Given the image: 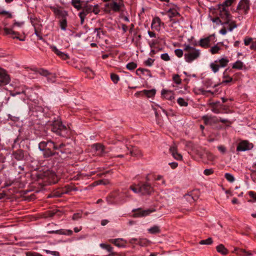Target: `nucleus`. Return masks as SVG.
<instances>
[{
	"label": "nucleus",
	"mask_w": 256,
	"mask_h": 256,
	"mask_svg": "<svg viewBox=\"0 0 256 256\" xmlns=\"http://www.w3.org/2000/svg\"><path fill=\"white\" fill-rule=\"evenodd\" d=\"M130 189L132 192H134V193H136V194L140 193V187L138 188H135L134 186H130Z\"/></svg>",
	"instance_id": "nucleus-60"
},
{
	"label": "nucleus",
	"mask_w": 256,
	"mask_h": 256,
	"mask_svg": "<svg viewBox=\"0 0 256 256\" xmlns=\"http://www.w3.org/2000/svg\"><path fill=\"white\" fill-rule=\"evenodd\" d=\"M108 6H109L114 12H118L120 10V5L116 2L108 4Z\"/></svg>",
	"instance_id": "nucleus-29"
},
{
	"label": "nucleus",
	"mask_w": 256,
	"mask_h": 256,
	"mask_svg": "<svg viewBox=\"0 0 256 256\" xmlns=\"http://www.w3.org/2000/svg\"><path fill=\"white\" fill-rule=\"evenodd\" d=\"M32 23L34 28V34L38 36L39 40H42V38L38 32L36 24L33 22V21H32Z\"/></svg>",
	"instance_id": "nucleus-42"
},
{
	"label": "nucleus",
	"mask_w": 256,
	"mask_h": 256,
	"mask_svg": "<svg viewBox=\"0 0 256 256\" xmlns=\"http://www.w3.org/2000/svg\"><path fill=\"white\" fill-rule=\"evenodd\" d=\"M155 209L148 208L146 210H142V208L134 209L132 212H134V217H144L150 215L152 212H155Z\"/></svg>",
	"instance_id": "nucleus-5"
},
{
	"label": "nucleus",
	"mask_w": 256,
	"mask_h": 256,
	"mask_svg": "<svg viewBox=\"0 0 256 256\" xmlns=\"http://www.w3.org/2000/svg\"><path fill=\"white\" fill-rule=\"evenodd\" d=\"M10 81L9 76L6 74V70L0 68V85L7 84Z\"/></svg>",
	"instance_id": "nucleus-9"
},
{
	"label": "nucleus",
	"mask_w": 256,
	"mask_h": 256,
	"mask_svg": "<svg viewBox=\"0 0 256 256\" xmlns=\"http://www.w3.org/2000/svg\"><path fill=\"white\" fill-rule=\"evenodd\" d=\"M92 12H94L96 14H97L99 13L100 10L98 8V4L94 5V6H92Z\"/></svg>",
	"instance_id": "nucleus-51"
},
{
	"label": "nucleus",
	"mask_w": 256,
	"mask_h": 256,
	"mask_svg": "<svg viewBox=\"0 0 256 256\" xmlns=\"http://www.w3.org/2000/svg\"><path fill=\"white\" fill-rule=\"evenodd\" d=\"M235 1V0H225V1L222 4H220L218 6H222L226 8H228V7L230 6L232 3Z\"/></svg>",
	"instance_id": "nucleus-30"
},
{
	"label": "nucleus",
	"mask_w": 256,
	"mask_h": 256,
	"mask_svg": "<svg viewBox=\"0 0 256 256\" xmlns=\"http://www.w3.org/2000/svg\"><path fill=\"white\" fill-rule=\"evenodd\" d=\"M185 198L190 203H192L198 198V196L194 195V192H191L190 194H188L184 196Z\"/></svg>",
	"instance_id": "nucleus-24"
},
{
	"label": "nucleus",
	"mask_w": 256,
	"mask_h": 256,
	"mask_svg": "<svg viewBox=\"0 0 256 256\" xmlns=\"http://www.w3.org/2000/svg\"><path fill=\"white\" fill-rule=\"evenodd\" d=\"M168 16L170 18V21H172V18L180 16V13L177 11V10L174 8L169 9L168 11Z\"/></svg>",
	"instance_id": "nucleus-26"
},
{
	"label": "nucleus",
	"mask_w": 256,
	"mask_h": 256,
	"mask_svg": "<svg viewBox=\"0 0 256 256\" xmlns=\"http://www.w3.org/2000/svg\"><path fill=\"white\" fill-rule=\"evenodd\" d=\"M249 196L254 198V200L256 202V194L252 191H250L248 192Z\"/></svg>",
	"instance_id": "nucleus-61"
},
{
	"label": "nucleus",
	"mask_w": 256,
	"mask_h": 256,
	"mask_svg": "<svg viewBox=\"0 0 256 256\" xmlns=\"http://www.w3.org/2000/svg\"><path fill=\"white\" fill-rule=\"evenodd\" d=\"M26 256H42L41 254L36 252H27Z\"/></svg>",
	"instance_id": "nucleus-53"
},
{
	"label": "nucleus",
	"mask_w": 256,
	"mask_h": 256,
	"mask_svg": "<svg viewBox=\"0 0 256 256\" xmlns=\"http://www.w3.org/2000/svg\"><path fill=\"white\" fill-rule=\"evenodd\" d=\"M154 62V60L148 58L145 64L148 66H152Z\"/></svg>",
	"instance_id": "nucleus-55"
},
{
	"label": "nucleus",
	"mask_w": 256,
	"mask_h": 256,
	"mask_svg": "<svg viewBox=\"0 0 256 256\" xmlns=\"http://www.w3.org/2000/svg\"><path fill=\"white\" fill-rule=\"evenodd\" d=\"M14 157L18 160H22L24 159V152L22 150L16 151L13 154Z\"/></svg>",
	"instance_id": "nucleus-18"
},
{
	"label": "nucleus",
	"mask_w": 256,
	"mask_h": 256,
	"mask_svg": "<svg viewBox=\"0 0 256 256\" xmlns=\"http://www.w3.org/2000/svg\"><path fill=\"white\" fill-rule=\"evenodd\" d=\"M175 54L178 57V58H181L183 56L184 52L181 49H176L174 50Z\"/></svg>",
	"instance_id": "nucleus-45"
},
{
	"label": "nucleus",
	"mask_w": 256,
	"mask_h": 256,
	"mask_svg": "<svg viewBox=\"0 0 256 256\" xmlns=\"http://www.w3.org/2000/svg\"><path fill=\"white\" fill-rule=\"evenodd\" d=\"M70 190H70V189H68V190H63V192L62 193H58L57 194H54V196H56V197H60L62 194H67Z\"/></svg>",
	"instance_id": "nucleus-59"
},
{
	"label": "nucleus",
	"mask_w": 256,
	"mask_h": 256,
	"mask_svg": "<svg viewBox=\"0 0 256 256\" xmlns=\"http://www.w3.org/2000/svg\"><path fill=\"white\" fill-rule=\"evenodd\" d=\"M160 58L164 61H168L170 60V58L167 53H164L161 54Z\"/></svg>",
	"instance_id": "nucleus-48"
},
{
	"label": "nucleus",
	"mask_w": 256,
	"mask_h": 256,
	"mask_svg": "<svg viewBox=\"0 0 256 256\" xmlns=\"http://www.w3.org/2000/svg\"><path fill=\"white\" fill-rule=\"evenodd\" d=\"M244 66V63L240 60H238L232 64V68L234 69L242 70Z\"/></svg>",
	"instance_id": "nucleus-28"
},
{
	"label": "nucleus",
	"mask_w": 256,
	"mask_h": 256,
	"mask_svg": "<svg viewBox=\"0 0 256 256\" xmlns=\"http://www.w3.org/2000/svg\"><path fill=\"white\" fill-rule=\"evenodd\" d=\"M130 150H132L130 148L127 146H123V148H120V152H122L123 153H126V154H128V152H130Z\"/></svg>",
	"instance_id": "nucleus-43"
},
{
	"label": "nucleus",
	"mask_w": 256,
	"mask_h": 256,
	"mask_svg": "<svg viewBox=\"0 0 256 256\" xmlns=\"http://www.w3.org/2000/svg\"><path fill=\"white\" fill-rule=\"evenodd\" d=\"M250 0H240L237 6V10H242L244 14H247L250 10Z\"/></svg>",
	"instance_id": "nucleus-7"
},
{
	"label": "nucleus",
	"mask_w": 256,
	"mask_h": 256,
	"mask_svg": "<svg viewBox=\"0 0 256 256\" xmlns=\"http://www.w3.org/2000/svg\"><path fill=\"white\" fill-rule=\"evenodd\" d=\"M177 102L181 106H186L188 105L187 102H186L185 100L182 98H178L177 100Z\"/></svg>",
	"instance_id": "nucleus-35"
},
{
	"label": "nucleus",
	"mask_w": 256,
	"mask_h": 256,
	"mask_svg": "<svg viewBox=\"0 0 256 256\" xmlns=\"http://www.w3.org/2000/svg\"><path fill=\"white\" fill-rule=\"evenodd\" d=\"M109 241L118 248L126 247V240L124 238L110 239Z\"/></svg>",
	"instance_id": "nucleus-11"
},
{
	"label": "nucleus",
	"mask_w": 256,
	"mask_h": 256,
	"mask_svg": "<svg viewBox=\"0 0 256 256\" xmlns=\"http://www.w3.org/2000/svg\"><path fill=\"white\" fill-rule=\"evenodd\" d=\"M172 80L174 82L177 84H179L181 83V79L180 78V76L178 74H174L173 76Z\"/></svg>",
	"instance_id": "nucleus-40"
},
{
	"label": "nucleus",
	"mask_w": 256,
	"mask_h": 256,
	"mask_svg": "<svg viewBox=\"0 0 256 256\" xmlns=\"http://www.w3.org/2000/svg\"><path fill=\"white\" fill-rule=\"evenodd\" d=\"M97 32L96 36H97L100 38V33L103 34V32L101 30L100 28H96L94 30V32Z\"/></svg>",
	"instance_id": "nucleus-57"
},
{
	"label": "nucleus",
	"mask_w": 256,
	"mask_h": 256,
	"mask_svg": "<svg viewBox=\"0 0 256 256\" xmlns=\"http://www.w3.org/2000/svg\"><path fill=\"white\" fill-rule=\"evenodd\" d=\"M216 251L222 255H226L228 253V250L222 244H220L216 247Z\"/></svg>",
	"instance_id": "nucleus-22"
},
{
	"label": "nucleus",
	"mask_w": 256,
	"mask_h": 256,
	"mask_svg": "<svg viewBox=\"0 0 256 256\" xmlns=\"http://www.w3.org/2000/svg\"><path fill=\"white\" fill-rule=\"evenodd\" d=\"M52 147H48L46 150H43V156L44 158H48L52 156L58 154V152H54L51 150L50 148Z\"/></svg>",
	"instance_id": "nucleus-16"
},
{
	"label": "nucleus",
	"mask_w": 256,
	"mask_h": 256,
	"mask_svg": "<svg viewBox=\"0 0 256 256\" xmlns=\"http://www.w3.org/2000/svg\"><path fill=\"white\" fill-rule=\"evenodd\" d=\"M170 151L172 154L173 157L177 160H180L182 158V156L180 154L177 152L176 148L175 146H172L170 148Z\"/></svg>",
	"instance_id": "nucleus-15"
},
{
	"label": "nucleus",
	"mask_w": 256,
	"mask_h": 256,
	"mask_svg": "<svg viewBox=\"0 0 256 256\" xmlns=\"http://www.w3.org/2000/svg\"><path fill=\"white\" fill-rule=\"evenodd\" d=\"M73 232L72 230H61V234L63 235H67V236H71Z\"/></svg>",
	"instance_id": "nucleus-49"
},
{
	"label": "nucleus",
	"mask_w": 256,
	"mask_h": 256,
	"mask_svg": "<svg viewBox=\"0 0 256 256\" xmlns=\"http://www.w3.org/2000/svg\"><path fill=\"white\" fill-rule=\"evenodd\" d=\"M110 78L112 81L114 83L116 84L120 80L119 76L118 75L115 74H111Z\"/></svg>",
	"instance_id": "nucleus-39"
},
{
	"label": "nucleus",
	"mask_w": 256,
	"mask_h": 256,
	"mask_svg": "<svg viewBox=\"0 0 256 256\" xmlns=\"http://www.w3.org/2000/svg\"><path fill=\"white\" fill-rule=\"evenodd\" d=\"M210 42V37H207L200 40L199 44L202 47L206 48L208 46Z\"/></svg>",
	"instance_id": "nucleus-25"
},
{
	"label": "nucleus",
	"mask_w": 256,
	"mask_h": 256,
	"mask_svg": "<svg viewBox=\"0 0 256 256\" xmlns=\"http://www.w3.org/2000/svg\"><path fill=\"white\" fill-rule=\"evenodd\" d=\"M126 68L129 70H133L137 67V64L134 62H129L126 66Z\"/></svg>",
	"instance_id": "nucleus-36"
},
{
	"label": "nucleus",
	"mask_w": 256,
	"mask_h": 256,
	"mask_svg": "<svg viewBox=\"0 0 256 256\" xmlns=\"http://www.w3.org/2000/svg\"><path fill=\"white\" fill-rule=\"evenodd\" d=\"M48 125L51 126V130L58 135L65 136L68 132L66 127L62 124L60 119L58 116L56 118L50 122Z\"/></svg>",
	"instance_id": "nucleus-2"
},
{
	"label": "nucleus",
	"mask_w": 256,
	"mask_h": 256,
	"mask_svg": "<svg viewBox=\"0 0 256 256\" xmlns=\"http://www.w3.org/2000/svg\"><path fill=\"white\" fill-rule=\"evenodd\" d=\"M218 10L219 12V17L224 22L222 25H228V30L230 32L237 28L235 21L232 19V16L228 8H226L222 6L218 5Z\"/></svg>",
	"instance_id": "nucleus-1"
},
{
	"label": "nucleus",
	"mask_w": 256,
	"mask_h": 256,
	"mask_svg": "<svg viewBox=\"0 0 256 256\" xmlns=\"http://www.w3.org/2000/svg\"><path fill=\"white\" fill-rule=\"evenodd\" d=\"M212 238H208L204 240H202L200 242V244H212Z\"/></svg>",
	"instance_id": "nucleus-34"
},
{
	"label": "nucleus",
	"mask_w": 256,
	"mask_h": 256,
	"mask_svg": "<svg viewBox=\"0 0 256 256\" xmlns=\"http://www.w3.org/2000/svg\"><path fill=\"white\" fill-rule=\"evenodd\" d=\"M67 26V22L66 19H62L60 22V26L62 30H65Z\"/></svg>",
	"instance_id": "nucleus-41"
},
{
	"label": "nucleus",
	"mask_w": 256,
	"mask_h": 256,
	"mask_svg": "<svg viewBox=\"0 0 256 256\" xmlns=\"http://www.w3.org/2000/svg\"><path fill=\"white\" fill-rule=\"evenodd\" d=\"M218 150L222 154H224L226 151V149L224 146H220L218 147Z\"/></svg>",
	"instance_id": "nucleus-62"
},
{
	"label": "nucleus",
	"mask_w": 256,
	"mask_h": 256,
	"mask_svg": "<svg viewBox=\"0 0 256 256\" xmlns=\"http://www.w3.org/2000/svg\"><path fill=\"white\" fill-rule=\"evenodd\" d=\"M229 62V60L226 58H222L218 60H216V63H218L220 68H224L226 66Z\"/></svg>",
	"instance_id": "nucleus-23"
},
{
	"label": "nucleus",
	"mask_w": 256,
	"mask_h": 256,
	"mask_svg": "<svg viewBox=\"0 0 256 256\" xmlns=\"http://www.w3.org/2000/svg\"><path fill=\"white\" fill-rule=\"evenodd\" d=\"M84 1L81 0H72V5L77 10H80L82 8Z\"/></svg>",
	"instance_id": "nucleus-19"
},
{
	"label": "nucleus",
	"mask_w": 256,
	"mask_h": 256,
	"mask_svg": "<svg viewBox=\"0 0 256 256\" xmlns=\"http://www.w3.org/2000/svg\"><path fill=\"white\" fill-rule=\"evenodd\" d=\"M214 170L212 168L206 169L204 172V174L206 176H209L212 174Z\"/></svg>",
	"instance_id": "nucleus-56"
},
{
	"label": "nucleus",
	"mask_w": 256,
	"mask_h": 256,
	"mask_svg": "<svg viewBox=\"0 0 256 256\" xmlns=\"http://www.w3.org/2000/svg\"><path fill=\"white\" fill-rule=\"evenodd\" d=\"M220 50V47L217 46H214L210 48V51L212 54H215L218 53Z\"/></svg>",
	"instance_id": "nucleus-44"
},
{
	"label": "nucleus",
	"mask_w": 256,
	"mask_h": 256,
	"mask_svg": "<svg viewBox=\"0 0 256 256\" xmlns=\"http://www.w3.org/2000/svg\"><path fill=\"white\" fill-rule=\"evenodd\" d=\"M92 6H93L88 4V1H84L82 8V10L81 12L87 15L89 13L92 12Z\"/></svg>",
	"instance_id": "nucleus-14"
},
{
	"label": "nucleus",
	"mask_w": 256,
	"mask_h": 256,
	"mask_svg": "<svg viewBox=\"0 0 256 256\" xmlns=\"http://www.w3.org/2000/svg\"><path fill=\"white\" fill-rule=\"evenodd\" d=\"M202 120L206 124H212L218 122V118L216 116H204L202 117Z\"/></svg>",
	"instance_id": "nucleus-13"
},
{
	"label": "nucleus",
	"mask_w": 256,
	"mask_h": 256,
	"mask_svg": "<svg viewBox=\"0 0 256 256\" xmlns=\"http://www.w3.org/2000/svg\"><path fill=\"white\" fill-rule=\"evenodd\" d=\"M224 27L220 30V33L222 35H224L226 34L227 30H228V25H223Z\"/></svg>",
	"instance_id": "nucleus-46"
},
{
	"label": "nucleus",
	"mask_w": 256,
	"mask_h": 256,
	"mask_svg": "<svg viewBox=\"0 0 256 256\" xmlns=\"http://www.w3.org/2000/svg\"><path fill=\"white\" fill-rule=\"evenodd\" d=\"M252 38H251L246 37L244 39V44L246 46H248L250 44L252 43Z\"/></svg>",
	"instance_id": "nucleus-50"
},
{
	"label": "nucleus",
	"mask_w": 256,
	"mask_h": 256,
	"mask_svg": "<svg viewBox=\"0 0 256 256\" xmlns=\"http://www.w3.org/2000/svg\"><path fill=\"white\" fill-rule=\"evenodd\" d=\"M210 66L212 70L213 71V72L214 73L218 72L219 68H220L219 64L216 63L215 62H214V63L210 64Z\"/></svg>",
	"instance_id": "nucleus-33"
},
{
	"label": "nucleus",
	"mask_w": 256,
	"mask_h": 256,
	"mask_svg": "<svg viewBox=\"0 0 256 256\" xmlns=\"http://www.w3.org/2000/svg\"><path fill=\"white\" fill-rule=\"evenodd\" d=\"M157 43V41L156 40H152L148 42L149 46L150 48H153L154 45Z\"/></svg>",
	"instance_id": "nucleus-63"
},
{
	"label": "nucleus",
	"mask_w": 256,
	"mask_h": 256,
	"mask_svg": "<svg viewBox=\"0 0 256 256\" xmlns=\"http://www.w3.org/2000/svg\"><path fill=\"white\" fill-rule=\"evenodd\" d=\"M50 143L52 144V147L54 150H59L62 154L70 152L65 151L63 149V148L65 146L64 144H59L58 146H57L56 144L54 142H50Z\"/></svg>",
	"instance_id": "nucleus-17"
},
{
	"label": "nucleus",
	"mask_w": 256,
	"mask_h": 256,
	"mask_svg": "<svg viewBox=\"0 0 256 256\" xmlns=\"http://www.w3.org/2000/svg\"><path fill=\"white\" fill-rule=\"evenodd\" d=\"M130 154L132 156H140L141 152L139 150L134 148L130 150Z\"/></svg>",
	"instance_id": "nucleus-37"
},
{
	"label": "nucleus",
	"mask_w": 256,
	"mask_h": 256,
	"mask_svg": "<svg viewBox=\"0 0 256 256\" xmlns=\"http://www.w3.org/2000/svg\"><path fill=\"white\" fill-rule=\"evenodd\" d=\"M140 193L142 195L150 194L153 192V188L148 183H144L140 186Z\"/></svg>",
	"instance_id": "nucleus-8"
},
{
	"label": "nucleus",
	"mask_w": 256,
	"mask_h": 256,
	"mask_svg": "<svg viewBox=\"0 0 256 256\" xmlns=\"http://www.w3.org/2000/svg\"><path fill=\"white\" fill-rule=\"evenodd\" d=\"M100 246L101 248L106 250L107 251L110 252L109 256H114L116 252H112L113 248L109 244H100Z\"/></svg>",
	"instance_id": "nucleus-21"
},
{
	"label": "nucleus",
	"mask_w": 256,
	"mask_h": 256,
	"mask_svg": "<svg viewBox=\"0 0 256 256\" xmlns=\"http://www.w3.org/2000/svg\"><path fill=\"white\" fill-rule=\"evenodd\" d=\"M38 72L40 74L46 76L50 74L49 72L47 70L44 69H40Z\"/></svg>",
	"instance_id": "nucleus-47"
},
{
	"label": "nucleus",
	"mask_w": 256,
	"mask_h": 256,
	"mask_svg": "<svg viewBox=\"0 0 256 256\" xmlns=\"http://www.w3.org/2000/svg\"><path fill=\"white\" fill-rule=\"evenodd\" d=\"M92 146L98 152V154L100 156H104L109 152L108 150H106L104 146L100 144H94Z\"/></svg>",
	"instance_id": "nucleus-10"
},
{
	"label": "nucleus",
	"mask_w": 256,
	"mask_h": 256,
	"mask_svg": "<svg viewBox=\"0 0 256 256\" xmlns=\"http://www.w3.org/2000/svg\"><path fill=\"white\" fill-rule=\"evenodd\" d=\"M184 60L188 63L198 59L200 55V52L199 50L196 49L189 44L184 45Z\"/></svg>",
	"instance_id": "nucleus-3"
},
{
	"label": "nucleus",
	"mask_w": 256,
	"mask_h": 256,
	"mask_svg": "<svg viewBox=\"0 0 256 256\" xmlns=\"http://www.w3.org/2000/svg\"><path fill=\"white\" fill-rule=\"evenodd\" d=\"M78 16L80 18V24H83L84 21L85 17L86 16V14L84 12H80L78 14Z\"/></svg>",
	"instance_id": "nucleus-52"
},
{
	"label": "nucleus",
	"mask_w": 256,
	"mask_h": 256,
	"mask_svg": "<svg viewBox=\"0 0 256 256\" xmlns=\"http://www.w3.org/2000/svg\"><path fill=\"white\" fill-rule=\"evenodd\" d=\"M44 251L46 252V254H50L54 256H60L59 252H56V251H50V250H45Z\"/></svg>",
	"instance_id": "nucleus-54"
},
{
	"label": "nucleus",
	"mask_w": 256,
	"mask_h": 256,
	"mask_svg": "<svg viewBox=\"0 0 256 256\" xmlns=\"http://www.w3.org/2000/svg\"><path fill=\"white\" fill-rule=\"evenodd\" d=\"M160 19L158 17H155L152 20V26H154L155 27H160Z\"/></svg>",
	"instance_id": "nucleus-32"
},
{
	"label": "nucleus",
	"mask_w": 256,
	"mask_h": 256,
	"mask_svg": "<svg viewBox=\"0 0 256 256\" xmlns=\"http://www.w3.org/2000/svg\"><path fill=\"white\" fill-rule=\"evenodd\" d=\"M50 142H52V141L49 140L47 142L42 141L40 142L38 144L39 150L40 151H43L47 148H46L47 146H48V147H52V144L50 143Z\"/></svg>",
	"instance_id": "nucleus-20"
},
{
	"label": "nucleus",
	"mask_w": 256,
	"mask_h": 256,
	"mask_svg": "<svg viewBox=\"0 0 256 256\" xmlns=\"http://www.w3.org/2000/svg\"><path fill=\"white\" fill-rule=\"evenodd\" d=\"M254 147L253 144L247 140H242L240 142L236 150L238 152H244L252 149Z\"/></svg>",
	"instance_id": "nucleus-6"
},
{
	"label": "nucleus",
	"mask_w": 256,
	"mask_h": 256,
	"mask_svg": "<svg viewBox=\"0 0 256 256\" xmlns=\"http://www.w3.org/2000/svg\"><path fill=\"white\" fill-rule=\"evenodd\" d=\"M50 48L52 52H54L57 56H60L62 60H66L68 58V54H65L57 48L54 46H50Z\"/></svg>",
	"instance_id": "nucleus-12"
},
{
	"label": "nucleus",
	"mask_w": 256,
	"mask_h": 256,
	"mask_svg": "<svg viewBox=\"0 0 256 256\" xmlns=\"http://www.w3.org/2000/svg\"><path fill=\"white\" fill-rule=\"evenodd\" d=\"M148 232L151 234H156L160 232V229L159 226H154L148 230Z\"/></svg>",
	"instance_id": "nucleus-27"
},
{
	"label": "nucleus",
	"mask_w": 256,
	"mask_h": 256,
	"mask_svg": "<svg viewBox=\"0 0 256 256\" xmlns=\"http://www.w3.org/2000/svg\"><path fill=\"white\" fill-rule=\"evenodd\" d=\"M250 48L251 50H256V40L252 42L250 46Z\"/></svg>",
	"instance_id": "nucleus-64"
},
{
	"label": "nucleus",
	"mask_w": 256,
	"mask_h": 256,
	"mask_svg": "<svg viewBox=\"0 0 256 256\" xmlns=\"http://www.w3.org/2000/svg\"><path fill=\"white\" fill-rule=\"evenodd\" d=\"M24 24V22H16L12 25V28H4V33L6 34L11 35V37L13 38H17V39H18L20 41H24L25 40L24 38H19L18 36V34L17 32H16L13 30L14 26H18V27H21Z\"/></svg>",
	"instance_id": "nucleus-4"
},
{
	"label": "nucleus",
	"mask_w": 256,
	"mask_h": 256,
	"mask_svg": "<svg viewBox=\"0 0 256 256\" xmlns=\"http://www.w3.org/2000/svg\"><path fill=\"white\" fill-rule=\"evenodd\" d=\"M225 178L230 182H232L234 181V176L230 173L225 174Z\"/></svg>",
	"instance_id": "nucleus-38"
},
{
	"label": "nucleus",
	"mask_w": 256,
	"mask_h": 256,
	"mask_svg": "<svg viewBox=\"0 0 256 256\" xmlns=\"http://www.w3.org/2000/svg\"><path fill=\"white\" fill-rule=\"evenodd\" d=\"M145 72H150V71L148 70H146V69H144V68H138L136 70V74L137 75H139L140 74V72H141V73H144Z\"/></svg>",
	"instance_id": "nucleus-58"
},
{
	"label": "nucleus",
	"mask_w": 256,
	"mask_h": 256,
	"mask_svg": "<svg viewBox=\"0 0 256 256\" xmlns=\"http://www.w3.org/2000/svg\"><path fill=\"white\" fill-rule=\"evenodd\" d=\"M143 92L148 98H151L155 95L156 90L154 89H152L150 90H144Z\"/></svg>",
	"instance_id": "nucleus-31"
}]
</instances>
